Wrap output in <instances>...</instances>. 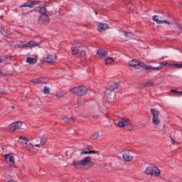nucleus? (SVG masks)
<instances>
[{"instance_id":"obj_1","label":"nucleus","mask_w":182,"mask_h":182,"mask_svg":"<svg viewBox=\"0 0 182 182\" xmlns=\"http://www.w3.org/2000/svg\"><path fill=\"white\" fill-rule=\"evenodd\" d=\"M70 92L75 96H85L87 93V88L83 85L75 86L70 89Z\"/></svg>"},{"instance_id":"obj_2","label":"nucleus","mask_w":182,"mask_h":182,"mask_svg":"<svg viewBox=\"0 0 182 182\" xmlns=\"http://www.w3.org/2000/svg\"><path fill=\"white\" fill-rule=\"evenodd\" d=\"M129 66H130V68H134V69H144L145 70H147V72H149V65H146V64L140 60H132L131 61H129Z\"/></svg>"},{"instance_id":"obj_3","label":"nucleus","mask_w":182,"mask_h":182,"mask_svg":"<svg viewBox=\"0 0 182 182\" xmlns=\"http://www.w3.org/2000/svg\"><path fill=\"white\" fill-rule=\"evenodd\" d=\"M89 160H92V158L90 156H86L81 161H74L73 165L75 168L80 169L83 168V166H87V161Z\"/></svg>"},{"instance_id":"obj_4","label":"nucleus","mask_w":182,"mask_h":182,"mask_svg":"<svg viewBox=\"0 0 182 182\" xmlns=\"http://www.w3.org/2000/svg\"><path fill=\"white\" fill-rule=\"evenodd\" d=\"M151 114H152V123L154 124H160V118H159V114L160 112L156 108H152L150 109Z\"/></svg>"},{"instance_id":"obj_5","label":"nucleus","mask_w":182,"mask_h":182,"mask_svg":"<svg viewBox=\"0 0 182 182\" xmlns=\"http://www.w3.org/2000/svg\"><path fill=\"white\" fill-rule=\"evenodd\" d=\"M22 124H23V122L21 121L13 122L8 127V132H9L10 133H14L15 130H18V129H21V127H22Z\"/></svg>"},{"instance_id":"obj_6","label":"nucleus","mask_w":182,"mask_h":182,"mask_svg":"<svg viewBox=\"0 0 182 182\" xmlns=\"http://www.w3.org/2000/svg\"><path fill=\"white\" fill-rule=\"evenodd\" d=\"M122 159L124 161H126L127 163H130L133 161V159H134V156H133V152L131 151H125L122 154Z\"/></svg>"},{"instance_id":"obj_7","label":"nucleus","mask_w":182,"mask_h":182,"mask_svg":"<svg viewBox=\"0 0 182 182\" xmlns=\"http://www.w3.org/2000/svg\"><path fill=\"white\" fill-rule=\"evenodd\" d=\"M167 65H170L167 63H161L159 66L158 67H153L151 65H148V67H146V69H148V71L146 72L147 73H150V72H153V71H156V70H161L164 66H167Z\"/></svg>"},{"instance_id":"obj_8","label":"nucleus","mask_w":182,"mask_h":182,"mask_svg":"<svg viewBox=\"0 0 182 182\" xmlns=\"http://www.w3.org/2000/svg\"><path fill=\"white\" fill-rule=\"evenodd\" d=\"M6 163L9 166H15V157L12 156V154H7L4 155Z\"/></svg>"},{"instance_id":"obj_9","label":"nucleus","mask_w":182,"mask_h":182,"mask_svg":"<svg viewBox=\"0 0 182 182\" xmlns=\"http://www.w3.org/2000/svg\"><path fill=\"white\" fill-rule=\"evenodd\" d=\"M130 119L129 118H122L121 119L118 123V127H127V126H130Z\"/></svg>"},{"instance_id":"obj_10","label":"nucleus","mask_w":182,"mask_h":182,"mask_svg":"<svg viewBox=\"0 0 182 182\" xmlns=\"http://www.w3.org/2000/svg\"><path fill=\"white\" fill-rule=\"evenodd\" d=\"M40 1L37 0L31 1H27L20 6V8H33V6H36V5H39Z\"/></svg>"},{"instance_id":"obj_11","label":"nucleus","mask_w":182,"mask_h":182,"mask_svg":"<svg viewBox=\"0 0 182 182\" xmlns=\"http://www.w3.org/2000/svg\"><path fill=\"white\" fill-rule=\"evenodd\" d=\"M38 23H43V25H48L50 21V18H49L48 15L40 16L38 17Z\"/></svg>"},{"instance_id":"obj_12","label":"nucleus","mask_w":182,"mask_h":182,"mask_svg":"<svg viewBox=\"0 0 182 182\" xmlns=\"http://www.w3.org/2000/svg\"><path fill=\"white\" fill-rule=\"evenodd\" d=\"M45 62L49 63L50 65H53L56 62V57L49 55L45 58Z\"/></svg>"},{"instance_id":"obj_13","label":"nucleus","mask_w":182,"mask_h":182,"mask_svg":"<svg viewBox=\"0 0 182 182\" xmlns=\"http://www.w3.org/2000/svg\"><path fill=\"white\" fill-rule=\"evenodd\" d=\"M109 29V25L107 23H100L97 26L98 32H103L104 31H107Z\"/></svg>"},{"instance_id":"obj_14","label":"nucleus","mask_w":182,"mask_h":182,"mask_svg":"<svg viewBox=\"0 0 182 182\" xmlns=\"http://www.w3.org/2000/svg\"><path fill=\"white\" fill-rule=\"evenodd\" d=\"M39 46V44L36 43V41H29L26 44H22L21 48H35Z\"/></svg>"},{"instance_id":"obj_15","label":"nucleus","mask_w":182,"mask_h":182,"mask_svg":"<svg viewBox=\"0 0 182 182\" xmlns=\"http://www.w3.org/2000/svg\"><path fill=\"white\" fill-rule=\"evenodd\" d=\"M63 120H64L65 123L69 124L70 123H74V122H76V118L73 117H68L67 116H64L63 117Z\"/></svg>"},{"instance_id":"obj_16","label":"nucleus","mask_w":182,"mask_h":182,"mask_svg":"<svg viewBox=\"0 0 182 182\" xmlns=\"http://www.w3.org/2000/svg\"><path fill=\"white\" fill-rule=\"evenodd\" d=\"M117 89H119V84L115 82L109 87H106V90H109V92H114Z\"/></svg>"},{"instance_id":"obj_17","label":"nucleus","mask_w":182,"mask_h":182,"mask_svg":"<svg viewBox=\"0 0 182 182\" xmlns=\"http://www.w3.org/2000/svg\"><path fill=\"white\" fill-rule=\"evenodd\" d=\"M39 14H41V16H45V15H50V13L48 11L46 7H41L38 10Z\"/></svg>"},{"instance_id":"obj_18","label":"nucleus","mask_w":182,"mask_h":182,"mask_svg":"<svg viewBox=\"0 0 182 182\" xmlns=\"http://www.w3.org/2000/svg\"><path fill=\"white\" fill-rule=\"evenodd\" d=\"M144 173L146 174V176H153V173H154V168L148 166L145 169Z\"/></svg>"},{"instance_id":"obj_19","label":"nucleus","mask_w":182,"mask_h":182,"mask_svg":"<svg viewBox=\"0 0 182 182\" xmlns=\"http://www.w3.org/2000/svg\"><path fill=\"white\" fill-rule=\"evenodd\" d=\"M19 143L23 144V146H27L28 143H29V140L26 137L20 136Z\"/></svg>"},{"instance_id":"obj_20","label":"nucleus","mask_w":182,"mask_h":182,"mask_svg":"<svg viewBox=\"0 0 182 182\" xmlns=\"http://www.w3.org/2000/svg\"><path fill=\"white\" fill-rule=\"evenodd\" d=\"M67 94H68L67 92L60 91V92H57L55 96H56L57 99H61V97L66 96Z\"/></svg>"},{"instance_id":"obj_21","label":"nucleus","mask_w":182,"mask_h":182,"mask_svg":"<svg viewBox=\"0 0 182 182\" xmlns=\"http://www.w3.org/2000/svg\"><path fill=\"white\" fill-rule=\"evenodd\" d=\"M37 60L35 58H32L31 57H28L26 59V63H29L30 65H35V63H36Z\"/></svg>"},{"instance_id":"obj_22","label":"nucleus","mask_w":182,"mask_h":182,"mask_svg":"<svg viewBox=\"0 0 182 182\" xmlns=\"http://www.w3.org/2000/svg\"><path fill=\"white\" fill-rule=\"evenodd\" d=\"M161 171L157 167L154 168V172L152 176L154 177H159L160 176Z\"/></svg>"},{"instance_id":"obj_23","label":"nucleus","mask_w":182,"mask_h":182,"mask_svg":"<svg viewBox=\"0 0 182 182\" xmlns=\"http://www.w3.org/2000/svg\"><path fill=\"white\" fill-rule=\"evenodd\" d=\"M97 55H99V56H102V58H105V56L107 55V51L103 50H97Z\"/></svg>"},{"instance_id":"obj_24","label":"nucleus","mask_w":182,"mask_h":182,"mask_svg":"<svg viewBox=\"0 0 182 182\" xmlns=\"http://www.w3.org/2000/svg\"><path fill=\"white\" fill-rule=\"evenodd\" d=\"M156 18H159V16L154 15L152 16V19L154 22H156V23H164V20H159Z\"/></svg>"},{"instance_id":"obj_25","label":"nucleus","mask_w":182,"mask_h":182,"mask_svg":"<svg viewBox=\"0 0 182 182\" xmlns=\"http://www.w3.org/2000/svg\"><path fill=\"white\" fill-rule=\"evenodd\" d=\"M0 33L3 35V36H8V31L5 29V27L1 26L0 27Z\"/></svg>"},{"instance_id":"obj_26","label":"nucleus","mask_w":182,"mask_h":182,"mask_svg":"<svg viewBox=\"0 0 182 182\" xmlns=\"http://www.w3.org/2000/svg\"><path fill=\"white\" fill-rule=\"evenodd\" d=\"M154 82L151 80H149L148 82L144 84V86L145 87H151V86H154Z\"/></svg>"},{"instance_id":"obj_27","label":"nucleus","mask_w":182,"mask_h":182,"mask_svg":"<svg viewBox=\"0 0 182 182\" xmlns=\"http://www.w3.org/2000/svg\"><path fill=\"white\" fill-rule=\"evenodd\" d=\"M71 50H72L73 55H79V49L77 48V47L73 46L71 48Z\"/></svg>"},{"instance_id":"obj_28","label":"nucleus","mask_w":182,"mask_h":182,"mask_svg":"<svg viewBox=\"0 0 182 182\" xmlns=\"http://www.w3.org/2000/svg\"><path fill=\"white\" fill-rule=\"evenodd\" d=\"M114 62V60L113 59V58L112 57H108L106 60H105V65H110V63Z\"/></svg>"},{"instance_id":"obj_29","label":"nucleus","mask_w":182,"mask_h":182,"mask_svg":"<svg viewBox=\"0 0 182 182\" xmlns=\"http://www.w3.org/2000/svg\"><path fill=\"white\" fill-rule=\"evenodd\" d=\"M43 93L44 95H49V93H50V88L48 86H45Z\"/></svg>"},{"instance_id":"obj_30","label":"nucleus","mask_w":182,"mask_h":182,"mask_svg":"<svg viewBox=\"0 0 182 182\" xmlns=\"http://www.w3.org/2000/svg\"><path fill=\"white\" fill-rule=\"evenodd\" d=\"M98 137H99V132H94L91 135V139H92V140H96V139H98Z\"/></svg>"},{"instance_id":"obj_31","label":"nucleus","mask_w":182,"mask_h":182,"mask_svg":"<svg viewBox=\"0 0 182 182\" xmlns=\"http://www.w3.org/2000/svg\"><path fill=\"white\" fill-rule=\"evenodd\" d=\"M30 82H31V83H43V82H42L41 80V78H36L35 80H31Z\"/></svg>"},{"instance_id":"obj_32","label":"nucleus","mask_w":182,"mask_h":182,"mask_svg":"<svg viewBox=\"0 0 182 182\" xmlns=\"http://www.w3.org/2000/svg\"><path fill=\"white\" fill-rule=\"evenodd\" d=\"M170 66H174L175 68H178V69H181L182 68V62L180 63L170 64Z\"/></svg>"},{"instance_id":"obj_33","label":"nucleus","mask_w":182,"mask_h":182,"mask_svg":"<svg viewBox=\"0 0 182 182\" xmlns=\"http://www.w3.org/2000/svg\"><path fill=\"white\" fill-rule=\"evenodd\" d=\"M90 154H97V156L100 155V152L99 151H89Z\"/></svg>"},{"instance_id":"obj_34","label":"nucleus","mask_w":182,"mask_h":182,"mask_svg":"<svg viewBox=\"0 0 182 182\" xmlns=\"http://www.w3.org/2000/svg\"><path fill=\"white\" fill-rule=\"evenodd\" d=\"M40 144L41 146H45V144H46V139H41L40 141Z\"/></svg>"},{"instance_id":"obj_35","label":"nucleus","mask_w":182,"mask_h":182,"mask_svg":"<svg viewBox=\"0 0 182 182\" xmlns=\"http://www.w3.org/2000/svg\"><path fill=\"white\" fill-rule=\"evenodd\" d=\"M87 164L88 166H90V167H93V166H95V163H93V161H91L90 160L87 161Z\"/></svg>"},{"instance_id":"obj_36","label":"nucleus","mask_w":182,"mask_h":182,"mask_svg":"<svg viewBox=\"0 0 182 182\" xmlns=\"http://www.w3.org/2000/svg\"><path fill=\"white\" fill-rule=\"evenodd\" d=\"M127 130H129V132H132L133 130V125H132V123H130V125L127 126Z\"/></svg>"},{"instance_id":"obj_37","label":"nucleus","mask_w":182,"mask_h":182,"mask_svg":"<svg viewBox=\"0 0 182 182\" xmlns=\"http://www.w3.org/2000/svg\"><path fill=\"white\" fill-rule=\"evenodd\" d=\"M169 137H170V139H171V141H172V144H176V143H177V142L176 141V140H175L174 139H173V137L171 136V135H170Z\"/></svg>"},{"instance_id":"obj_38","label":"nucleus","mask_w":182,"mask_h":182,"mask_svg":"<svg viewBox=\"0 0 182 182\" xmlns=\"http://www.w3.org/2000/svg\"><path fill=\"white\" fill-rule=\"evenodd\" d=\"M164 23H167L168 25H173V23L168 21L167 20H164Z\"/></svg>"},{"instance_id":"obj_39","label":"nucleus","mask_w":182,"mask_h":182,"mask_svg":"<svg viewBox=\"0 0 182 182\" xmlns=\"http://www.w3.org/2000/svg\"><path fill=\"white\" fill-rule=\"evenodd\" d=\"M176 26H177L178 29H180L182 31V26H181V24L177 23H176Z\"/></svg>"},{"instance_id":"obj_40","label":"nucleus","mask_w":182,"mask_h":182,"mask_svg":"<svg viewBox=\"0 0 182 182\" xmlns=\"http://www.w3.org/2000/svg\"><path fill=\"white\" fill-rule=\"evenodd\" d=\"M171 93H180V91L177 90H174V89H172L171 90Z\"/></svg>"},{"instance_id":"obj_41","label":"nucleus","mask_w":182,"mask_h":182,"mask_svg":"<svg viewBox=\"0 0 182 182\" xmlns=\"http://www.w3.org/2000/svg\"><path fill=\"white\" fill-rule=\"evenodd\" d=\"M83 154H90L89 151H83L80 153V155L81 156H83Z\"/></svg>"},{"instance_id":"obj_42","label":"nucleus","mask_w":182,"mask_h":182,"mask_svg":"<svg viewBox=\"0 0 182 182\" xmlns=\"http://www.w3.org/2000/svg\"><path fill=\"white\" fill-rule=\"evenodd\" d=\"M86 149H87V150H93V146H90V145H88V146H87Z\"/></svg>"},{"instance_id":"obj_43","label":"nucleus","mask_w":182,"mask_h":182,"mask_svg":"<svg viewBox=\"0 0 182 182\" xmlns=\"http://www.w3.org/2000/svg\"><path fill=\"white\" fill-rule=\"evenodd\" d=\"M166 58H168L167 56H162L161 58H159V60H164V59H166Z\"/></svg>"},{"instance_id":"obj_44","label":"nucleus","mask_w":182,"mask_h":182,"mask_svg":"<svg viewBox=\"0 0 182 182\" xmlns=\"http://www.w3.org/2000/svg\"><path fill=\"white\" fill-rule=\"evenodd\" d=\"M35 146L39 149V147H41V144H36Z\"/></svg>"},{"instance_id":"obj_45","label":"nucleus","mask_w":182,"mask_h":182,"mask_svg":"<svg viewBox=\"0 0 182 182\" xmlns=\"http://www.w3.org/2000/svg\"><path fill=\"white\" fill-rule=\"evenodd\" d=\"M82 53H84V55H86V51L82 50Z\"/></svg>"},{"instance_id":"obj_46","label":"nucleus","mask_w":182,"mask_h":182,"mask_svg":"<svg viewBox=\"0 0 182 182\" xmlns=\"http://www.w3.org/2000/svg\"><path fill=\"white\" fill-rule=\"evenodd\" d=\"M2 62H4V60L0 58V63H2Z\"/></svg>"},{"instance_id":"obj_47","label":"nucleus","mask_w":182,"mask_h":182,"mask_svg":"<svg viewBox=\"0 0 182 182\" xmlns=\"http://www.w3.org/2000/svg\"><path fill=\"white\" fill-rule=\"evenodd\" d=\"M0 76H2V72L0 71Z\"/></svg>"},{"instance_id":"obj_48","label":"nucleus","mask_w":182,"mask_h":182,"mask_svg":"<svg viewBox=\"0 0 182 182\" xmlns=\"http://www.w3.org/2000/svg\"><path fill=\"white\" fill-rule=\"evenodd\" d=\"M11 109H15V107H11Z\"/></svg>"},{"instance_id":"obj_49","label":"nucleus","mask_w":182,"mask_h":182,"mask_svg":"<svg viewBox=\"0 0 182 182\" xmlns=\"http://www.w3.org/2000/svg\"><path fill=\"white\" fill-rule=\"evenodd\" d=\"M180 94L182 95V91H180Z\"/></svg>"},{"instance_id":"obj_50","label":"nucleus","mask_w":182,"mask_h":182,"mask_svg":"<svg viewBox=\"0 0 182 182\" xmlns=\"http://www.w3.org/2000/svg\"><path fill=\"white\" fill-rule=\"evenodd\" d=\"M29 144L31 145V143H29Z\"/></svg>"}]
</instances>
